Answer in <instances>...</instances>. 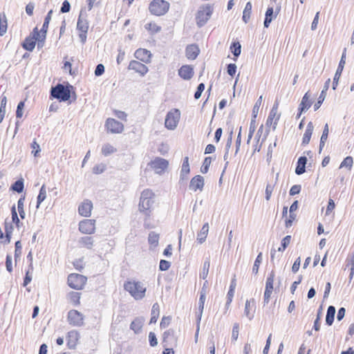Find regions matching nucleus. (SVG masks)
Segmentation results:
<instances>
[{
  "label": "nucleus",
  "mask_w": 354,
  "mask_h": 354,
  "mask_svg": "<svg viewBox=\"0 0 354 354\" xmlns=\"http://www.w3.org/2000/svg\"><path fill=\"white\" fill-rule=\"evenodd\" d=\"M123 287L124 290L136 300H141L146 295L147 287L140 281L128 279L124 283Z\"/></svg>",
  "instance_id": "f257e3e1"
},
{
  "label": "nucleus",
  "mask_w": 354,
  "mask_h": 354,
  "mask_svg": "<svg viewBox=\"0 0 354 354\" xmlns=\"http://www.w3.org/2000/svg\"><path fill=\"white\" fill-rule=\"evenodd\" d=\"M155 194L151 189H145L141 192L138 204L139 211L147 216H150L154 202Z\"/></svg>",
  "instance_id": "f03ea898"
},
{
  "label": "nucleus",
  "mask_w": 354,
  "mask_h": 354,
  "mask_svg": "<svg viewBox=\"0 0 354 354\" xmlns=\"http://www.w3.org/2000/svg\"><path fill=\"white\" fill-rule=\"evenodd\" d=\"M40 37L41 35L39 32L38 28H34L32 32L24 39L21 44L22 47L25 50L31 52L35 48L36 43H37V47L42 48L44 46L46 39H41Z\"/></svg>",
  "instance_id": "7ed1b4c3"
},
{
  "label": "nucleus",
  "mask_w": 354,
  "mask_h": 354,
  "mask_svg": "<svg viewBox=\"0 0 354 354\" xmlns=\"http://www.w3.org/2000/svg\"><path fill=\"white\" fill-rule=\"evenodd\" d=\"M213 12L214 6L212 4L207 3L200 6L195 17L197 26L198 27L203 26L211 18Z\"/></svg>",
  "instance_id": "20e7f679"
},
{
  "label": "nucleus",
  "mask_w": 354,
  "mask_h": 354,
  "mask_svg": "<svg viewBox=\"0 0 354 354\" xmlns=\"http://www.w3.org/2000/svg\"><path fill=\"white\" fill-rule=\"evenodd\" d=\"M148 8L152 15L162 16L168 12L169 3L165 0H152Z\"/></svg>",
  "instance_id": "39448f33"
},
{
  "label": "nucleus",
  "mask_w": 354,
  "mask_h": 354,
  "mask_svg": "<svg viewBox=\"0 0 354 354\" xmlns=\"http://www.w3.org/2000/svg\"><path fill=\"white\" fill-rule=\"evenodd\" d=\"M279 102L276 100L268 114L266 122V126L269 130L270 129L273 131L275 130L280 120L281 113L279 111Z\"/></svg>",
  "instance_id": "423d86ee"
},
{
  "label": "nucleus",
  "mask_w": 354,
  "mask_h": 354,
  "mask_svg": "<svg viewBox=\"0 0 354 354\" xmlns=\"http://www.w3.org/2000/svg\"><path fill=\"white\" fill-rule=\"evenodd\" d=\"M87 282V278L82 274L71 273L68 276L67 283L68 286L75 290H82Z\"/></svg>",
  "instance_id": "0eeeda50"
},
{
  "label": "nucleus",
  "mask_w": 354,
  "mask_h": 354,
  "mask_svg": "<svg viewBox=\"0 0 354 354\" xmlns=\"http://www.w3.org/2000/svg\"><path fill=\"white\" fill-rule=\"evenodd\" d=\"M78 230L82 234L92 235L96 232V220L84 218L78 223Z\"/></svg>",
  "instance_id": "6e6552de"
},
{
  "label": "nucleus",
  "mask_w": 354,
  "mask_h": 354,
  "mask_svg": "<svg viewBox=\"0 0 354 354\" xmlns=\"http://www.w3.org/2000/svg\"><path fill=\"white\" fill-rule=\"evenodd\" d=\"M51 95L59 101H67L71 97V91L68 87L59 84L56 86L53 87L50 92Z\"/></svg>",
  "instance_id": "1a4fd4ad"
},
{
  "label": "nucleus",
  "mask_w": 354,
  "mask_h": 354,
  "mask_svg": "<svg viewBox=\"0 0 354 354\" xmlns=\"http://www.w3.org/2000/svg\"><path fill=\"white\" fill-rule=\"evenodd\" d=\"M104 127L106 133L120 134L124 131V124L114 118H109L106 120Z\"/></svg>",
  "instance_id": "9d476101"
},
{
  "label": "nucleus",
  "mask_w": 354,
  "mask_h": 354,
  "mask_svg": "<svg viewBox=\"0 0 354 354\" xmlns=\"http://www.w3.org/2000/svg\"><path fill=\"white\" fill-rule=\"evenodd\" d=\"M149 166L156 174L161 175L167 170L169 167V161L166 159L157 157L149 163Z\"/></svg>",
  "instance_id": "9b49d317"
},
{
  "label": "nucleus",
  "mask_w": 354,
  "mask_h": 354,
  "mask_svg": "<svg viewBox=\"0 0 354 354\" xmlns=\"http://www.w3.org/2000/svg\"><path fill=\"white\" fill-rule=\"evenodd\" d=\"M180 113L178 109H171L166 115L165 125L168 129H174L179 122Z\"/></svg>",
  "instance_id": "f8f14e48"
},
{
  "label": "nucleus",
  "mask_w": 354,
  "mask_h": 354,
  "mask_svg": "<svg viewBox=\"0 0 354 354\" xmlns=\"http://www.w3.org/2000/svg\"><path fill=\"white\" fill-rule=\"evenodd\" d=\"M275 279V273L274 271H271L268 274L266 281V288L263 294V304H268L270 301L271 295L272 294L274 287V281Z\"/></svg>",
  "instance_id": "ddd939ff"
},
{
  "label": "nucleus",
  "mask_w": 354,
  "mask_h": 354,
  "mask_svg": "<svg viewBox=\"0 0 354 354\" xmlns=\"http://www.w3.org/2000/svg\"><path fill=\"white\" fill-rule=\"evenodd\" d=\"M67 320L73 326H81L84 324V315L77 310H71L67 315Z\"/></svg>",
  "instance_id": "4468645a"
},
{
  "label": "nucleus",
  "mask_w": 354,
  "mask_h": 354,
  "mask_svg": "<svg viewBox=\"0 0 354 354\" xmlns=\"http://www.w3.org/2000/svg\"><path fill=\"white\" fill-rule=\"evenodd\" d=\"M93 209L92 201L89 199H84L78 206V214L82 217L88 218L91 216Z\"/></svg>",
  "instance_id": "2eb2a0df"
},
{
  "label": "nucleus",
  "mask_w": 354,
  "mask_h": 354,
  "mask_svg": "<svg viewBox=\"0 0 354 354\" xmlns=\"http://www.w3.org/2000/svg\"><path fill=\"white\" fill-rule=\"evenodd\" d=\"M77 29L79 32V37L81 41L84 43L86 40V35L88 30V22L87 19L82 17V15L79 16Z\"/></svg>",
  "instance_id": "dca6fc26"
},
{
  "label": "nucleus",
  "mask_w": 354,
  "mask_h": 354,
  "mask_svg": "<svg viewBox=\"0 0 354 354\" xmlns=\"http://www.w3.org/2000/svg\"><path fill=\"white\" fill-rule=\"evenodd\" d=\"M128 69L134 71L142 77L145 76L149 71L148 67L138 60H131L129 64Z\"/></svg>",
  "instance_id": "f3484780"
},
{
  "label": "nucleus",
  "mask_w": 354,
  "mask_h": 354,
  "mask_svg": "<svg viewBox=\"0 0 354 354\" xmlns=\"http://www.w3.org/2000/svg\"><path fill=\"white\" fill-rule=\"evenodd\" d=\"M134 57L143 63L149 64L151 62L152 55L149 50L140 48L135 51Z\"/></svg>",
  "instance_id": "a211bd4d"
},
{
  "label": "nucleus",
  "mask_w": 354,
  "mask_h": 354,
  "mask_svg": "<svg viewBox=\"0 0 354 354\" xmlns=\"http://www.w3.org/2000/svg\"><path fill=\"white\" fill-rule=\"evenodd\" d=\"M346 48L344 50V52L342 53L340 62L339 63V66L337 67V69L336 71V73L335 74L334 78H333V88L335 90L336 88V86L338 84L339 79L342 75L343 68L344 67L345 63H346Z\"/></svg>",
  "instance_id": "6ab92c4d"
},
{
  "label": "nucleus",
  "mask_w": 354,
  "mask_h": 354,
  "mask_svg": "<svg viewBox=\"0 0 354 354\" xmlns=\"http://www.w3.org/2000/svg\"><path fill=\"white\" fill-rule=\"evenodd\" d=\"M204 178L201 175H196L192 178L189 183V189L193 192H201L204 187Z\"/></svg>",
  "instance_id": "aec40b11"
},
{
  "label": "nucleus",
  "mask_w": 354,
  "mask_h": 354,
  "mask_svg": "<svg viewBox=\"0 0 354 354\" xmlns=\"http://www.w3.org/2000/svg\"><path fill=\"white\" fill-rule=\"evenodd\" d=\"M312 102L310 100V94L308 91L303 96L301 101L299 104V113L297 114V118H300L301 115L304 111H307L311 106Z\"/></svg>",
  "instance_id": "412c9836"
},
{
  "label": "nucleus",
  "mask_w": 354,
  "mask_h": 354,
  "mask_svg": "<svg viewBox=\"0 0 354 354\" xmlns=\"http://www.w3.org/2000/svg\"><path fill=\"white\" fill-rule=\"evenodd\" d=\"M80 339V334L76 330L69 331L66 337L67 346L70 349H73L78 344Z\"/></svg>",
  "instance_id": "4be33fe9"
},
{
  "label": "nucleus",
  "mask_w": 354,
  "mask_h": 354,
  "mask_svg": "<svg viewBox=\"0 0 354 354\" xmlns=\"http://www.w3.org/2000/svg\"><path fill=\"white\" fill-rule=\"evenodd\" d=\"M200 53V49L197 44H192L187 45L185 48L186 57L189 60H194L196 59Z\"/></svg>",
  "instance_id": "5701e85b"
},
{
  "label": "nucleus",
  "mask_w": 354,
  "mask_h": 354,
  "mask_svg": "<svg viewBox=\"0 0 354 354\" xmlns=\"http://www.w3.org/2000/svg\"><path fill=\"white\" fill-rule=\"evenodd\" d=\"M194 68L191 65H183L178 69L179 76L185 80H190L194 75Z\"/></svg>",
  "instance_id": "b1692460"
},
{
  "label": "nucleus",
  "mask_w": 354,
  "mask_h": 354,
  "mask_svg": "<svg viewBox=\"0 0 354 354\" xmlns=\"http://www.w3.org/2000/svg\"><path fill=\"white\" fill-rule=\"evenodd\" d=\"M205 295H206L205 291L202 290L200 294V298H199V301H198V309L195 312L196 318L198 323L201 322V317L203 315L205 301V299H206Z\"/></svg>",
  "instance_id": "393cba45"
},
{
  "label": "nucleus",
  "mask_w": 354,
  "mask_h": 354,
  "mask_svg": "<svg viewBox=\"0 0 354 354\" xmlns=\"http://www.w3.org/2000/svg\"><path fill=\"white\" fill-rule=\"evenodd\" d=\"M79 247L91 250L94 245L93 238L89 236H82L78 241Z\"/></svg>",
  "instance_id": "a878e982"
},
{
  "label": "nucleus",
  "mask_w": 354,
  "mask_h": 354,
  "mask_svg": "<svg viewBox=\"0 0 354 354\" xmlns=\"http://www.w3.org/2000/svg\"><path fill=\"white\" fill-rule=\"evenodd\" d=\"M314 129V126L312 122H309L307 124L306 129L305 130L303 138H302V145H307L311 138Z\"/></svg>",
  "instance_id": "bb28decb"
},
{
  "label": "nucleus",
  "mask_w": 354,
  "mask_h": 354,
  "mask_svg": "<svg viewBox=\"0 0 354 354\" xmlns=\"http://www.w3.org/2000/svg\"><path fill=\"white\" fill-rule=\"evenodd\" d=\"M81 293L77 292H70L67 295L68 302L74 306H78L80 305Z\"/></svg>",
  "instance_id": "cd10ccee"
},
{
  "label": "nucleus",
  "mask_w": 354,
  "mask_h": 354,
  "mask_svg": "<svg viewBox=\"0 0 354 354\" xmlns=\"http://www.w3.org/2000/svg\"><path fill=\"white\" fill-rule=\"evenodd\" d=\"M254 310V300L253 299L247 300L245 306V314L250 319L253 318Z\"/></svg>",
  "instance_id": "c85d7f7f"
},
{
  "label": "nucleus",
  "mask_w": 354,
  "mask_h": 354,
  "mask_svg": "<svg viewBox=\"0 0 354 354\" xmlns=\"http://www.w3.org/2000/svg\"><path fill=\"white\" fill-rule=\"evenodd\" d=\"M51 13L52 10H50L45 17L42 28L40 30H39V32L41 35L40 38H41V39H46L48 25L51 19Z\"/></svg>",
  "instance_id": "c756f323"
},
{
  "label": "nucleus",
  "mask_w": 354,
  "mask_h": 354,
  "mask_svg": "<svg viewBox=\"0 0 354 354\" xmlns=\"http://www.w3.org/2000/svg\"><path fill=\"white\" fill-rule=\"evenodd\" d=\"M145 28L150 33V34H156L160 32L162 27L156 21H150L147 23L145 25Z\"/></svg>",
  "instance_id": "7c9ffc66"
},
{
  "label": "nucleus",
  "mask_w": 354,
  "mask_h": 354,
  "mask_svg": "<svg viewBox=\"0 0 354 354\" xmlns=\"http://www.w3.org/2000/svg\"><path fill=\"white\" fill-rule=\"evenodd\" d=\"M252 4L250 1H249L245 4V6L243 11L242 19L244 21V23L248 24L250 21L252 15Z\"/></svg>",
  "instance_id": "2f4dec72"
},
{
  "label": "nucleus",
  "mask_w": 354,
  "mask_h": 354,
  "mask_svg": "<svg viewBox=\"0 0 354 354\" xmlns=\"http://www.w3.org/2000/svg\"><path fill=\"white\" fill-rule=\"evenodd\" d=\"M209 232V224L207 223H205L200 232L197 234V241L199 243H203L208 234Z\"/></svg>",
  "instance_id": "473e14b6"
},
{
  "label": "nucleus",
  "mask_w": 354,
  "mask_h": 354,
  "mask_svg": "<svg viewBox=\"0 0 354 354\" xmlns=\"http://www.w3.org/2000/svg\"><path fill=\"white\" fill-rule=\"evenodd\" d=\"M306 162L307 158L305 156H301L298 159L297 167L295 169V173L297 175H301L305 172Z\"/></svg>",
  "instance_id": "72a5a7b5"
},
{
  "label": "nucleus",
  "mask_w": 354,
  "mask_h": 354,
  "mask_svg": "<svg viewBox=\"0 0 354 354\" xmlns=\"http://www.w3.org/2000/svg\"><path fill=\"white\" fill-rule=\"evenodd\" d=\"M160 315V306L158 303L153 304L151 312V319L149 324H155Z\"/></svg>",
  "instance_id": "f704fd0d"
},
{
  "label": "nucleus",
  "mask_w": 354,
  "mask_h": 354,
  "mask_svg": "<svg viewBox=\"0 0 354 354\" xmlns=\"http://www.w3.org/2000/svg\"><path fill=\"white\" fill-rule=\"evenodd\" d=\"M13 225L11 223L7 222L6 221L4 223V230H5V243H9L11 240L12 234L13 232Z\"/></svg>",
  "instance_id": "c9c22d12"
},
{
  "label": "nucleus",
  "mask_w": 354,
  "mask_h": 354,
  "mask_svg": "<svg viewBox=\"0 0 354 354\" xmlns=\"http://www.w3.org/2000/svg\"><path fill=\"white\" fill-rule=\"evenodd\" d=\"M117 151V149L110 143H105L102 145L101 152L104 156H110Z\"/></svg>",
  "instance_id": "e433bc0d"
},
{
  "label": "nucleus",
  "mask_w": 354,
  "mask_h": 354,
  "mask_svg": "<svg viewBox=\"0 0 354 354\" xmlns=\"http://www.w3.org/2000/svg\"><path fill=\"white\" fill-rule=\"evenodd\" d=\"M8 28V20L4 12L0 13V36H3Z\"/></svg>",
  "instance_id": "4c0bfd02"
},
{
  "label": "nucleus",
  "mask_w": 354,
  "mask_h": 354,
  "mask_svg": "<svg viewBox=\"0 0 354 354\" xmlns=\"http://www.w3.org/2000/svg\"><path fill=\"white\" fill-rule=\"evenodd\" d=\"M230 50L235 57L234 60L236 61V58L240 55L241 53V45L239 41H233L230 45Z\"/></svg>",
  "instance_id": "58836bf2"
},
{
  "label": "nucleus",
  "mask_w": 354,
  "mask_h": 354,
  "mask_svg": "<svg viewBox=\"0 0 354 354\" xmlns=\"http://www.w3.org/2000/svg\"><path fill=\"white\" fill-rule=\"evenodd\" d=\"M143 326L142 320L140 318H136L130 325V328L134 331L135 333H138L141 331Z\"/></svg>",
  "instance_id": "ea45409f"
},
{
  "label": "nucleus",
  "mask_w": 354,
  "mask_h": 354,
  "mask_svg": "<svg viewBox=\"0 0 354 354\" xmlns=\"http://www.w3.org/2000/svg\"><path fill=\"white\" fill-rule=\"evenodd\" d=\"M335 314V308L333 306H330L328 308L326 317V322L328 325L330 326L333 323Z\"/></svg>",
  "instance_id": "a19ab883"
},
{
  "label": "nucleus",
  "mask_w": 354,
  "mask_h": 354,
  "mask_svg": "<svg viewBox=\"0 0 354 354\" xmlns=\"http://www.w3.org/2000/svg\"><path fill=\"white\" fill-rule=\"evenodd\" d=\"M351 270L350 277L352 278L354 274V254L349 255L346 260L345 270Z\"/></svg>",
  "instance_id": "79ce46f5"
},
{
  "label": "nucleus",
  "mask_w": 354,
  "mask_h": 354,
  "mask_svg": "<svg viewBox=\"0 0 354 354\" xmlns=\"http://www.w3.org/2000/svg\"><path fill=\"white\" fill-rule=\"evenodd\" d=\"M256 129H257V118H253V116H252L251 122L250 124V128H249V133H248V140H247L248 143H249L250 141L251 140V139L254 135V133L256 131Z\"/></svg>",
  "instance_id": "37998d69"
},
{
  "label": "nucleus",
  "mask_w": 354,
  "mask_h": 354,
  "mask_svg": "<svg viewBox=\"0 0 354 354\" xmlns=\"http://www.w3.org/2000/svg\"><path fill=\"white\" fill-rule=\"evenodd\" d=\"M190 172L189 164V158L185 157L183 160V162L181 167L180 174L182 176H187Z\"/></svg>",
  "instance_id": "c03bdc74"
},
{
  "label": "nucleus",
  "mask_w": 354,
  "mask_h": 354,
  "mask_svg": "<svg viewBox=\"0 0 354 354\" xmlns=\"http://www.w3.org/2000/svg\"><path fill=\"white\" fill-rule=\"evenodd\" d=\"M353 165V158L351 156H347L341 162V164L339 165V169L346 168L348 170H351L352 169Z\"/></svg>",
  "instance_id": "a18cd8bd"
},
{
  "label": "nucleus",
  "mask_w": 354,
  "mask_h": 354,
  "mask_svg": "<svg viewBox=\"0 0 354 354\" xmlns=\"http://www.w3.org/2000/svg\"><path fill=\"white\" fill-rule=\"evenodd\" d=\"M273 8L270 7L267 9L266 12V17H265V21H264V26L266 28H268L270 26V24L271 23L272 18H273Z\"/></svg>",
  "instance_id": "49530a36"
},
{
  "label": "nucleus",
  "mask_w": 354,
  "mask_h": 354,
  "mask_svg": "<svg viewBox=\"0 0 354 354\" xmlns=\"http://www.w3.org/2000/svg\"><path fill=\"white\" fill-rule=\"evenodd\" d=\"M276 183L275 182H271L268 183L266 187V201H270L272 194L274 191V189L275 187Z\"/></svg>",
  "instance_id": "de8ad7c7"
},
{
  "label": "nucleus",
  "mask_w": 354,
  "mask_h": 354,
  "mask_svg": "<svg viewBox=\"0 0 354 354\" xmlns=\"http://www.w3.org/2000/svg\"><path fill=\"white\" fill-rule=\"evenodd\" d=\"M328 132H329L328 124H326L324 126V130H323L322 135L320 138V143H319L320 149H322L324 147L325 142L328 138Z\"/></svg>",
  "instance_id": "09e8293b"
},
{
  "label": "nucleus",
  "mask_w": 354,
  "mask_h": 354,
  "mask_svg": "<svg viewBox=\"0 0 354 354\" xmlns=\"http://www.w3.org/2000/svg\"><path fill=\"white\" fill-rule=\"evenodd\" d=\"M262 98H263L262 95H261L259 97V99L257 100V102H255V104L253 106L252 112V116H253V118H257L260 107L262 104Z\"/></svg>",
  "instance_id": "8fccbe9b"
},
{
  "label": "nucleus",
  "mask_w": 354,
  "mask_h": 354,
  "mask_svg": "<svg viewBox=\"0 0 354 354\" xmlns=\"http://www.w3.org/2000/svg\"><path fill=\"white\" fill-rule=\"evenodd\" d=\"M46 196V192L44 186L43 185L40 190L37 199V207H39V205L45 200Z\"/></svg>",
  "instance_id": "3c124183"
},
{
  "label": "nucleus",
  "mask_w": 354,
  "mask_h": 354,
  "mask_svg": "<svg viewBox=\"0 0 354 354\" xmlns=\"http://www.w3.org/2000/svg\"><path fill=\"white\" fill-rule=\"evenodd\" d=\"M17 208L18 212L19 214V216L21 219H24L25 218V211H24V199L22 198H20L17 202Z\"/></svg>",
  "instance_id": "603ef678"
},
{
  "label": "nucleus",
  "mask_w": 354,
  "mask_h": 354,
  "mask_svg": "<svg viewBox=\"0 0 354 354\" xmlns=\"http://www.w3.org/2000/svg\"><path fill=\"white\" fill-rule=\"evenodd\" d=\"M262 262V253L260 252L258 256L256 258V260L254 261L253 268H252V272L254 274H257L259 272V268Z\"/></svg>",
  "instance_id": "864d4df0"
},
{
  "label": "nucleus",
  "mask_w": 354,
  "mask_h": 354,
  "mask_svg": "<svg viewBox=\"0 0 354 354\" xmlns=\"http://www.w3.org/2000/svg\"><path fill=\"white\" fill-rule=\"evenodd\" d=\"M291 241V236L287 235L281 241V247L279 248L278 250L283 252L289 245Z\"/></svg>",
  "instance_id": "5fc2aeb1"
},
{
  "label": "nucleus",
  "mask_w": 354,
  "mask_h": 354,
  "mask_svg": "<svg viewBox=\"0 0 354 354\" xmlns=\"http://www.w3.org/2000/svg\"><path fill=\"white\" fill-rule=\"evenodd\" d=\"M211 162H212V158L211 157H206L205 159H204V161H203V166L201 167V172L203 173V174H206L208 170H209V167L211 165Z\"/></svg>",
  "instance_id": "6e6d98bb"
},
{
  "label": "nucleus",
  "mask_w": 354,
  "mask_h": 354,
  "mask_svg": "<svg viewBox=\"0 0 354 354\" xmlns=\"http://www.w3.org/2000/svg\"><path fill=\"white\" fill-rule=\"evenodd\" d=\"M11 214H12V221L16 225L17 227H19V218L17 215V212L15 208V206L13 205L11 208Z\"/></svg>",
  "instance_id": "4d7b16f0"
},
{
  "label": "nucleus",
  "mask_w": 354,
  "mask_h": 354,
  "mask_svg": "<svg viewBox=\"0 0 354 354\" xmlns=\"http://www.w3.org/2000/svg\"><path fill=\"white\" fill-rule=\"evenodd\" d=\"M159 235L153 232L149 233L148 241L151 245H156L158 243Z\"/></svg>",
  "instance_id": "13d9d810"
},
{
  "label": "nucleus",
  "mask_w": 354,
  "mask_h": 354,
  "mask_svg": "<svg viewBox=\"0 0 354 354\" xmlns=\"http://www.w3.org/2000/svg\"><path fill=\"white\" fill-rule=\"evenodd\" d=\"M209 266H210L209 261V260L205 261L204 262V263H203V268L202 273L201 274V277L203 279H205L207 277V274H208Z\"/></svg>",
  "instance_id": "bf43d9fd"
},
{
  "label": "nucleus",
  "mask_w": 354,
  "mask_h": 354,
  "mask_svg": "<svg viewBox=\"0 0 354 354\" xmlns=\"http://www.w3.org/2000/svg\"><path fill=\"white\" fill-rule=\"evenodd\" d=\"M239 334V324L236 323L234 324L232 331V339L233 341H236Z\"/></svg>",
  "instance_id": "052dcab7"
},
{
  "label": "nucleus",
  "mask_w": 354,
  "mask_h": 354,
  "mask_svg": "<svg viewBox=\"0 0 354 354\" xmlns=\"http://www.w3.org/2000/svg\"><path fill=\"white\" fill-rule=\"evenodd\" d=\"M12 189L18 193H21L24 189V183L22 180L16 181L12 185Z\"/></svg>",
  "instance_id": "680f3d73"
},
{
  "label": "nucleus",
  "mask_w": 354,
  "mask_h": 354,
  "mask_svg": "<svg viewBox=\"0 0 354 354\" xmlns=\"http://www.w3.org/2000/svg\"><path fill=\"white\" fill-rule=\"evenodd\" d=\"M326 95V94L324 93V92H321V93L318 97L317 102L314 104V110L315 111H317L320 107V106L323 103L324 100H325Z\"/></svg>",
  "instance_id": "e2e57ef3"
},
{
  "label": "nucleus",
  "mask_w": 354,
  "mask_h": 354,
  "mask_svg": "<svg viewBox=\"0 0 354 354\" xmlns=\"http://www.w3.org/2000/svg\"><path fill=\"white\" fill-rule=\"evenodd\" d=\"M32 153L34 156L37 157L39 156V153L40 152V147L39 144L36 141H33L31 144Z\"/></svg>",
  "instance_id": "0e129e2a"
},
{
  "label": "nucleus",
  "mask_w": 354,
  "mask_h": 354,
  "mask_svg": "<svg viewBox=\"0 0 354 354\" xmlns=\"http://www.w3.org/2000/svg\"><path fill=\"white\" fill-rule=\"evenodd\" d=\"M227 72L229 75L234 77L236 72V66L235 64H229L227 66Z\"/></svg>",
  "instance_id": "69168bd1"
},
{
  "label": "nucleus",
  "mask_w": 354,
  "mask_h": 354,
  "mask_svg": "<svg viewBox=\"0 0 354 354\" xmlns=\"http://www.w3.org/2000/svg\"><path fill=\"white\" fill-rule=\"evenodd\" d=\"M73 264L75 268L79 271H81L84 267V263L82 259H76L73 261Z\"/></svg>",
  "instance_id": "338daca9"
},
{
  "label": "nucleus",
  "mask_w": 354,
  "mask_h": 354,
  "mask_svg": "<svg viewBox=\"0 0 354 354\" xmlns=\"http://www.w3.org/2000/svg\"><path fill=\"white\" fill-rule=\"evenodd\" d=\"M149 341L151 346L154 347L158 344V340L154 333L150 332L149 333Z\"/></svg>",
  "instance_id": "774afa93"
}]
</instances>
